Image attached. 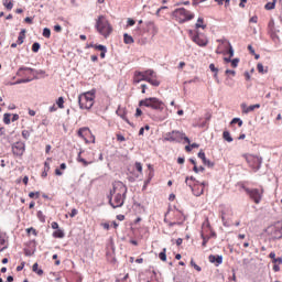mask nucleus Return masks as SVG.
Here are the masks:
<instances>
[{
	"instance_id": "f257e3e1",
	"label": "nucleus",
	"mask_w": 282,
	"mask_h": 282,
	"mask_svg": "<svg viewBox=\"0 0 282 282\" xmlns=\"http://www.w3.org/2000/svg\"><path fill=\"white\" fill-rule=\"evenodd\" d=\"M127 197V185L120 181L112 184V189L108 195L109 204L113 208H122L124 206V198Z\"/></svg>"
},
{
	"instance_id": "f03ea898",
	"label": "nucleus",
	"mask_w": 282,
	"mask_h": 282,
	"mask_svg": "<svg viewBox=\"0 0 282 282\" xmlns=\"http://www.w3.org/2000/svg\"><path fill=\"white\" fill-rule=\"evenodd\" d=\"M95 28L98 33L101 34L105 39H108L111 35V32H113V28L111 26V23H109V20L105 18V15H99L96 20Z\"/></svg>"
},
{
	"instance_id": "7ed1b4c3",
	"label": "nucleus",
	"mask_w": 282,
	"mask_h": 282,
	"mask_svg": "<svg viewBox=\"0 0 282 282\" xmlns=\"http://www.w3.org/2000/svg\"><path fill=\"white\" fill-rule=\"evenodd\" d=\"M96 98V91L91 90L78 96L79 109H91L94 107V99Z\"/></svg>"
},
{
	"instance_id": "20e7f679",
	"label": "nucleus",
	"mask_w": 282,
	"mask_h": 282,
	"mask_svg": "<svg viewBox=\"0 0 282 282\" xmlns=\"http://www.w3.org/2000/svg\"><path fill=\"white\" fill-rule=\"evenodd\" d=\"M139 107H148L156 111H164V102L155 97H150V98L140 100Z\"/></svg>"
},
{
	"instance_id": "39448f33",
	"label": "nucleus",
	"mask_w": 282,
	"mask_h": 282,
	"mask_svg": "<svg viewBox=\"0 0 282 282\" xmlns=\"http://www.w3.org/2000/svg\"><path fill=\"white\" fill-rule=\"evenodd\" d=\"M164 140L165 142H177V143L184 140L187 144H191V139L186 137V133L177 130H173L172 132L165 133Z\"/></svg>"
},
{
	"instance_id": "423d86ee",
	"label": "nucleus",
	"mask_w": 282,
	"mask_h": 282,
	"mask_svg": "<svg viewBox=\"0 0 282 282\" xmlns=\"http://www.w3.org/2000/svg\"><path fill=\"white\" fill-rule=\"evenodd\" d=\"M242 188L252 202H254L256 204H261V199H263V193H264L263 187L249 188V187L242 186Z\"/></svg>"
},
{
	"instance_id": "0eeeda50",
	"label": "nucleus",
	"mask_w": 282,
	"mask_h": 282,
	"mask_svg": "<svg viewBox=\"0 0 282 282\" xmlns=\"http://www.w3.org/2000/svg\"><path fill=\"white\" fill-rule=\"evenodd\" d=\"M173 17L176 18V21H178V23H186V21L195 19V14L191 13V11L184 8L176 9L173 12Z\"/></svg>"
},
{
	"instance_id": "6e6552de",
	"label": "nucleus",
	"mask_w": 282,
	"mask_h": 282,
	"mask_svg": "<svg viewBox=\"0 0 282 282\" xmlns=\"http://www.w3.org/2000/svg\"><path fill=\"white\" fill-rule=\"evenodd\" d=\"M188 34L192 41L196 43V45H199V47H205V45H208V39L205 37L204 34L199 33V31L189 30Z\"/></svg>"
},
{
	"instance_id": "1a4fd4ad",
	"label": "nucleus",
	"mask_w": 282,
	"mask_h": 282,
	"mask_svg": "<svg viewBox=\"0 0 282 282\" xmlns=\"http://www.w3.org/2000/svg\"><path fill=\"white\" fill-rule=\"evenodd\" d=\"M200 236L203 239L202 246L206 247V243H208V240L213 237V228L210 227V221L208 219L203 223Z\"/></svg>"
},
{
	"instance_id": "9d476101",
	"label": "nucleus",
	"mask_w": 282,
	"mask_h": 282,
	"mask_svg": "<svg viewBox=\"0 0 282 282\" xmlns=\"http://www.w3.org/2000/svg\"><path fill=\"white\" fill-rule=\"evenodd\" d=\"M23 70L29 72L31 74V76H33L32 80H39V76H45V70L40 69L36 70L34 68H30V67H20L17 72V76H23L24 74L22 73Z\"/></svg>"
},
{
	"instance_id": "9b49d317",
	"label": "nucleus",
	"mask_w": 282,
	"mask_h": 282,
	"mask_svg": "<svg viewBox=\"0 0 282 282\" xmlns=\"http://www.w3.org/2000/svg\"><path fill=\"white\" fill-rule=\"evenodd\" d=\"M249 166L251 169H254L256 171H259L261 169L262 160L259 156H254L252 154L245 155Z\"/></svg>"
},
{
	"instance_id": "f8f14e48",
	"label": "nucleus",
	"mask_w": 282,
	"mask_h": 282,
	"mask_svg": "<svg viewBox=\"0 0 282 282\" xmlns=\"http://www.w3.org/2000/svg\"><path fill=\"white\" fill-rule=\"evenodd\" d=\"M12 153L13 155H18V158H21V155L25 153V144L21 141L13 143Z\"/></svg>"
},
{
	"instance_id": "ddd939ff",
	"label": "nucleus",
	"mask_w": 282,
	"mask_h": 282,
	"mask_svg": "<svg viewBox=\"0 0 282 282\" xmlns=\"http://www.w3.org/2000/svg\"><path fill=\"white\" fill-rule=\"evenodd\" d=\"M221 213V219L226 226L230 219H232V209L230 207L221 206L220 209Z\"/></svg>"
},
{
	"instance_id": "4468645a",
	"label": "nucleus",
	"mask_w": 282,
	"mask_h": 282,
	"mask_svg": "<svg viewBox=\"0 0 282 282\" xmlns=\"http://www.w3.org/2000/svg\"><path fill=\"white\" fill-rule=\"evenodd\" d=\"M272 239H282V225L278 224L269 228Z\"/></svg>"
},
{
	"instance_id": "2eb2a0df",
	"label": "nucleus",
	"mask_w": 282,
	"mask_h": 282,
	"mask_svg": "<svg viewBox=\"0 0 282 282\" xmlns=\"http://www.w3.org/2000/svg\"><path fill=\"white\" fill-rule=\"evenodd\" d=\"M185 184L187 186H189V188L192 189L193 194L196 196V197H199V195H202L204 193V187L206 186V183H202L200 185V191L198 192H195V187H193V181H191V178L186 177L185 178Z\"/></svg>"
},
{
	"instance_id": "dca6fc26",
	"label": "nucleus",
	"mask_w": 282,
	"mask_h": 282,
	"mask_svg": "<svg viewBox=\"0 0 282 282\" xmlns=\"http://www.w3.org/2000/svg\"><path fill=\"white\" fill-rule=\"evenodd\" d=\"M254 109H261V105L256 104V105L248 106L246 104H241L242 113H250V112L254 111Z\"/></svg>"
},
{
	"instance_id": "f3484780",
	"label": "nucleus",
	"mask_w": 282,
	"mask_h": 282,
	"mask_svg": "<svg viewBox=\"0 0 282 282\" xmlns=\"http://www.w3.org/2000/svg\"><path fill=\"white\" fill-rule=\"evenodd\" d=\"M149 78L144 75V72H137L134 74V79L133 83L138 84V83H142V80H148Z\"/></svg>"
},
{
	"instance_id": "a211bd4d",
	"label": "nucleus",
	"mask_w": 282,
	"mask_h": 282,
	"mask_svg": "<svg viewBox=\"0 0 282 282\" xmlns=\"http://www.w3.org/2000/svg\"><path fill=\"white\" fill-rule=\"evenodd\" d=\"M198 158L199 160L203 161V163L206 165V166H210V160L206 159V153H204V151H199L198 152Z\"/></svg>"
},
{
	"instance_id": "6ab92c4d",
	"label": "nucleus",
	"mask_w": 282,
	"mask_h": 282,
	"mask_svg": "<svg viewBox=\"0 0 282 282\" xmlns=\"http://www.w3.org/2000/svg\"><path fill=\"white\" fill-rule=\"evenodd\" d=\"M117 116H119L122 120H124V122H127L128 124H131V122L129 121V119L127 118V113L122 110V109H118L116 111Z\"/></svg>"
},
{
	"instance_id": "aec40b11",
	"label": "nucleus",
	"mask_w": 282,
	"mask_h": 282,
	"mask_svg": "<svg viewBox=\"0 0 282 282\" xmlns=\"http://www.w3.org/2000/svg\"><path fill=\"white\" fill-rule=\"evenodd\" d=\"M133 42V36L129 35V33L123 34V43H126V45H131Z\"/></svg>"
},
{
	"instance_id": "412c9836",
	"label": "nucleus",
	"mask_w": 282,
	"mask_h": 282,
	"mask_svg": "<svg viewBox=\"0 0 282 282\" xmlns=\"http://www.w3.org/2000/svg\"><path fill=\"white\" fill-rule=\"evenodd\" d=\"M25 40V29H23L19 36H18V41H17V44L18 45H23V41Z\"/></svg>"
},
{
	"instance_id": "4be33fe9",
	"label": "nucleus",
	"mask_w": 282,
	"mask_h": 282,
	"mask_svg": "<svg viewBox=\"0 0 282 282\" xmlns=\"http://www.w3.org/2000/svg\"><path fill=\"white\" fill-rule=\"evenodd\" d=\"M53 237H55V239H63L65 237V232L62 229H57L53 232Z\"/></svg>"
},
{
	"instance_id": "5701e85b",
	"label": "nucleus",
	"mask_w": 282,
	"mask_h": 282,
	"mask_svg": "<svg viewBox=\"0 0 282 282\" xmlns=\"http://www.w3.org/2000/svg\"><path fill=\"white\" fill-rule=\"evenodd\" d=\"M145 78H158V75L153 72V69H148L143 72Z\"/></svg>"
},
{
	"instance_id": "b1692460",
	"label": "nucleus",
	"mask_w": 282,
	"mask_h": 282,
	"mask_svg": "<svg viewBox=\"0 0 282 282\" xmlns=\"http://www.w3.org/2000/svg\"><path fill=\"white\" fill-rule=\"evenodd\" d=\"M196 30H199V28H202V30H206V24H204V19L198 18L196 24H195Z\"/></svg>"
},
{
	"instance_id": "393cba45",
	"label": "nucleus",
	"mask_w": 282,
	"mask_h": 282,
	"mask_svg": "<svg viewBox=\"0 0 282 282\" xmlns=\"http://www.w3.org/2000/svg\"><path fill=\"white\" fill-rule=\"evenodd\" d=\"M213 263H216V265H221V263H224V257H221V256H214L213 257Z\"/></svg>"
},
{
	"instance_id": "a878e982",
	"label": "nucleus",
	"mask_w": 282,
	"mask_h": 282,
	"mask_svg": "<svg viewBox=\"0 0 282 282\" xmlns=\"http://www.w3.org/2000/svg\"><path fill=\"white\" fill-rule=\"evenodd\" d=\"M33 272H35L39 276H43V269H39V263H34L32 267Z\"/></svg>"
},
{
	"instance_id": "bb28decb",
	"label": "nucleus",
	"mask_w": 282,
	"mask_h": 282,
	"mask_svg": "<svg viewBox=\"0 0 282 282\" xmlns=\"http://www.w3.org/2000/svg\"><path fill=\"white\" fill-rule=\"evenodd\" d=\"M83 151H80L77 155V162H80L82 164H84V166H89V164H91V162H87V160L83 159L82 155Z\"/></svg>"
},
{
	"instance_id": "cd10ccee",
	"label": "nucleus",
	"mask_w": 282,
	"mask_h": 282,
	"mask_svg": "<svg viewBox=\"0 0 282 282\" xmlns=\"http://www.w3.org/2000/svg\"><path fill=\"white\" fill-rule=\"evenodd\" d=\"M257 69L259 72V74H268V67H264L263 64H261V63H258Z\"/></svg>"
},
{
	"instance_id": "c85d7f7f",
	"label": "nucleus",
	"mask_w": 282,
	"mask_h": 282,
	"mask_svg": "<svg viewBox=\"0 0 282 282\" xmlns=\"http://www.w3.org/2000/svg\"><path fill=\"white\" fill-rule=\"evenodd\" d=\"M147 83H150V85H152L153 87H160V82L155 79V77L148 78Z\"/></svg>"
},
{
	"instance_id": "c756f323",
	"label": "nucleus",
	"mask_w": 282,
	"mask_h": 282,
	"mask_svg": "<svg viewBox=\"0 0 282 282\" xmlns=\"http://www.w3.org/2000/svg\"><path fill=\"white\" fill-rule=\"evenodd\" d=\"M85 133H89V128H80L77 132L79 138H85Z\"/></svg>"
},
{
	"instance_id": "7c9ffc66",
	"label": "nucleus",
	"mask_w": 282,
	"mask_h": 282,
	"mask_svg": "<svg viewBox=\"0 0 282 282\" xmlns=\"http://www.w3.org/2000/svg\"><path fill=\"white\" fill-rule=\"evenodd\" d=\"M3 6L7 8V10H12L14 8V3H12V0H3Z\"/></svg>"
},
{
	"instance_id": "2f4dec72",
	"label": "nucleus",
	"mask_w": 282,
	"mask_h": 282,
	"mask_svg": "<svg viewBox=\"0 0 282 282\" xmlns=\"http://www.w3.org/2000/svg\"><path fill=\"white\" fill-rule=\"evenodd\" d=\"M23 83H32V78H22V79H18L14 83H11V85H21Z\"/></svg>"
},
{
	"instance_id": "473e14b6",
	"label": "nucleus",
	"mask_w": 282,
	"mask_h": 282,
	"mask_svg": "<svg viewBox=\"0 0 282 282\" xmlns=\"http://www.w3.org/2000/svg\"><path fill=\"white\" fill-rule=\"evenodd\" d=\"M42 34H43L44 39H50L52 36V31L47 28H44Z\"/></svg>"
},
{
	"instance_id": "72a5a7b5",
	"label": "nucleus",
	"mask_w": 282,
	"mask_h": 282,
	"mask_svg": "<svg viewBox=\"0 0 282 282\" xmlns=\"http://www.w3.org/2000/svg\"><path fill=\"white\" fill-rule=\"evenodd\" d=\"M56 105L59 109H64L65 105V99L63 97H59L56 101Z\"/></svg>"
},
{
	"instance_id": "f704fd0d",
	"label": "nucleus",
	"mask_w": 282,
	"mask_h": 282,
	"mask_svg": "<svg viewBox=\"0 0 282 282\" xmlns=\"http://www.w3.org/2000/svg\"><path fill=\"white\" fill-rule=\"evenodd\" d=\"M223 138H224V140H226L227 142H232V137L230 135V132H228V131H225V132L223 133Z\"/></svg>"
},
{
	"instance_id": "c9c22d12",
	"label": "nucleus",
	"mask_w": 282,
	"mask_h": 282,
	"mask_svg": "<svg viewBox=\"0 0 282 282\" xmlns=\"http://www.w3.org/2000/svg\"><path fill=\"white\" fill-rule=\"evenodd\" d=\"M231 124H238V127H243V121L239 118H234Z\"/></svg>"
},
{
	"instance_id": "e433bc0d",
	"label": "nucleus",
	"mask_w": 282,
	"mask_h": 282,
	"mask_svg": "<svg viewBox=\"0 0 282 282\" xmlns=\"http://www.w3.org/2000/svg\"><path fill=\"white\" fill-rule=\"evenodd\" d=\"M159 259H161V261H166V248L159 253Z\"/></svg>"
},
{
	"instance_id": "4c0bfd02",
	"label": "nucleus",
	"mask_w": 282,
	"mask_h": 282,
	"mask_svg": "<svg viewBox=\"0 0 282 282\" xmlns=\"http://www.w3.org/2000/svg\"><path fill=\"white\" fill-rule=\"evenodd\" d=\"M41 50V44L39 42L33 43L32 52L36 53Z\"/></svg>"
},
{
	"instance_id": "58836bf2",
	"label": "nucleus",
	"mask_w": 282,
	"mask_h": 282,
	"mask_svg": "<svg viewBox=\"0 0 282 282\" xmlns=\"http://www.w3.org/2000/svg\"><path fill=\"white\" fill-rule=\"evenodd\" d=\"M11 116L12 115H10V113H4L3 115V122H4V124H10V118H11Z\"/></svg>"
},
{
	"instance_id": "ea45409f",
	"label": "nucleus",
	"mask_w": 282,
	"mask_h": 282,
	"mask_svg": "<svg viewBox=\"0 0 282 282\" xmlns=\"http://www.w3.org/2000/svg\"><path fill=\"white\" fill-rule=\"evenodd\" d=\"M276 7V3L275 2H268L264 8L267 10H274V8Z\"/></svg>"
},
{
	"instance_id": "a19ab883",
	"label": "nucleus",
	"mask_w": 282,
	"mask_h": 282,
	"mask_svg": "<svg viewBox=\"0 0 282 282\" xmlns=\"http://www.w3.org/2000/svg\"><path fill=\"white\" fill-rule=\"evenodd\" d=\"M95 50H98L99 52H107V46L102 44L95 45Z\"/></svg>"
},
{
	"instance_id": "79ce46f5",
	"label": "nucleus",
	"mask_w": 282,
	"mask_h": 282,
	"mask_svg": "<svg viewBox=\"0 0 282 282\" xmlns=\"http://www.w3.org/2000/svg\"><path fill=\"white\" fill-rule=\"evenodd\" d=\"M215 2H216L218 6H224V3H226V6H229V4H230V0H215Z\"/></svg>"
},
{
	"instance_id": "37998d69",
	"label": "nucleus",
	"mask_w": 282,
	"mask_h": 282,
	"mask_svg": "<svg viewBox=\"0 0 282 282\" xmlns=\"http://www.w3.org/2000/svg\"><path fill=\"white\" fill-rule=\"evenodd\" d=\"M191 265L192 268H195L197 272H202V267L197 265L194 260H191Z\"/></svg>"
},
{
	"instance_id": "c03bdc74",
	"label": "nucleus",
	"mask_w": 282,
	"mask_h": 282,
	"mask_svg": "<svg viewBox=\"0 0 282 282\" xmlns=\"http://www.w3.org/2000/svg\"><path fill=\"white\" fill-rule=\"evenodd\" d=\"M30 131H28V130H23L22 131V138H24V140H30Z\"/></svg>"
},
{
	"instance_id": "a18cd8bd",
	"label": "nucleus",
	"mask_w": 282,
	"mask_h": 282,
	"mask_svg": "<svg viewBox=\"0 0 282 282\" xmlns=\"http://www.w3.org/2000/svg\"><path fill=\"white\" fill-rule=\"evenodd\" d=\"M231 67H238L239 66V58H234L232 61H231Z\"/></svg>"
},
{
	"instance_id": "49530a36",
	"label": "nucleus",
	"mask_w": 282,
	"mask_h": 282,
	"mask_svg": "<svg viewBox=\"0 0 282 282\" xmlns=\"http://www.w3.org/2000/svg\"><path fill=\"white\" fill-rule=\"evenodd\" d=\"M272 263H274L275 265H281L282 264V258H274L272 260Z\"/></svg>"
},
{
	"instance_id": "de8ad7c7",
	"label": "nucleus",
	"mask_w": 282,
	"mask_h": 282,
	"mask_svg": "<svg viewBox=\"0 0 282 282\" xmlns=\"http://www.w3.org/2000/svg\"><path fill=\"white\" fill-rule=\"evenodd\" d=\"M270 32H274V20H271L268 24Z\"/></svg>"
},
{
	"instance_id": "09e8293b",
	"label": "nucleus",
	"mask_w": 282,
	"mask_h": 282,
	"mask_svg": "<svg viewBox=\"0 0 282 282\" xmlns=\"http://www.w3.org/2000/svg\"><path fill=\"white\" fill-rule=\"evenodd\" d=\"M134 166H135V170H137L139 173H142V163L137 162V163L134 164Z\"/></svg>"
},
{
	"instance_id": "8fccbe9b",
	"label": "nucleus",
	"mask_w": 282,
	"mask_h": 282,
	"mask_svg": "<svg viewBox=\"0 0 282 282\" xmlns=\"http://www.w3.org/2000/svg\"><path fill=\"white\" fill-rule=\"evenodd\" d=\"M225 74H226L227 76H236V75H237V72H235V70H232V69H227V70L225 72Z\"/></svg>"
},
{
	"instance_id": "3c124183",
	"label": "nucleus",
	"mask_w": 282,
	"mask_h": 282,
	"mask_svg": "<svg viewBox=\"0 0 282 282\" xmlns=\"http://www.w3.org/2000/svg\"><path fill=\"white\" fill-rule=\"evenodd\" d=\"M77 215H78V209L73 208L70 214H69V217H76Z\"/></svg>"
},
{
	"instance_id": "603ef678",
	"label": "nucleus",
	"mask_w": 282,
	"mask_h": 282,
	"mask_svg": "<svg viewBox=\"0 0 282 282\" xmlns=\"http://www.w3.org/2000/svg\"><path fill=\"white\" fill-rule=\"evenodd\" d=\"M118 142H124L127 139L122 134H117Z\"/></svg>"
},
{
	"instance_id": "864d4df0",
	"label": "nucleus",
	"mask_w": 282,
	"mask_h": 282,
	"mask_svg": "<svg viewBox=\"0 0 282 282\" xmlns=\"http://www.w3.org/2000/svg\"><path fill=\"white\" fill-rule=\"evenodd\" d=\"M193 171H195L196 173H199V171L204 172V166L197 167V165H195V166L193 167Z\"/></svg>"
},
{
	"instance_id": "5fc2aeb1",
	"label": "nucleus",
	"mask_w": 282,
	"mask_h": 282,
	"mask_svg": "<svg viewBox=\"0 0 282 282\" xmlns=\"http://www.w3.org/2000/svg\"><path fill=\"white\" fill-rule=\"evenodd\" d=\"M54 31H55V32H63V26H61V24H56V25L54 26Z\"/></svg>"
},
{
	"instance_id": "6e6d98bb",
	"label": "nucleus",
	"mask_w": 282,
	"mask_h": 282,
	"mask_svg": "<svg viewBox=\"0 0 282 282\" xmlns=\"http://www.w3.org/2000/svg\"><path fill=\"white\" fill-rule=\"evenodd\" d=\"M26 232L30 235V232H32V235H34L35 237H36V229H34V228H28L26 229Z\"/></svg>"
},
{
	"instance_id": "4d7b16f0",
	"label": "nucleus",
	"mask_w": 282,
	"mask_h": 282,
	"mask_svg": "<svg viewBox=\"0 0 282 282\" xmlns=\"http://www.w3.org/2000/svg\"><path fill=\"white\" fill-rule=\"evenodd\" d=\"M25 268V262H22L20 265L17 267V272H21Z\"/></svg>"
},
{
	"instance_id": "13d9d810",
	"label": "nucleus",
	"mask_w": 282,
	"mask_h": 282,
	"mask_svg": "<svg viewBox=\"0 0 282 282\" xmlns=\"http://www.w3.org/2000/svg\"><path fill=\"white\" fill-rule=\"evenodd\" d=\"M51 227L53 228V230H58V223L53 221V223L51 224Z\"/></svg>"
},
{
	"instance_id": "bf43d9fd",
	"label": "nucleus",
	"mask_w": 282,
	"mask_h": 282,
	"mask_svg": "<svg viewBox=\"0 0 282 282\" xmlns=\"http://www.w3.org/2000/svg\"><path fill=\"white\" fill-rule=\"evenodd\" d=\"M140 116H142V109L137 108L135 118H140Z\"/></svg>"
},
{
	"instance_id": "052dcab7",
	"label": "nucleus",
	"mask_w": 282,
	"mask_h": 282,
	"mask_svg": "<svg viewBox=\"0 0 282 282\" xmlns=\"http://www.w3.org/2000/svg\"><path fill=\"white\" fill-rule=\"evenodd\" d=\"M128 25H130V26L135 25V20L129 18V19H128Z\"/></svg>"
},
{
	"instance_id": "680f3d73",
	"label": "nucleus",
	"mask_w": 282,
	"mask_h": 282,
	"mask_svg": "<svg viewBox=\"0 0 282 282\" xmlns=\"http://www.w3.org/2000/svg\"><path fill=\"white\" fill-rule=\"evenodd\" d=\"M58 108H56V105H53V106H51L50 108H48V111L51 112V113H54V111H56Z\"/></svg>"
},
{
	"instance_id": "e2e57ef3",
	"label": "nucleus",
	"mask_w": 282,
	"mask_h": 282,
	"mask_svg": "<svg viewBox=\"0 0 282 282\" xmlns=\"http://www.w3.org/2000/svg\"><path fill=\"white\" fill-rule=\"evenodd\" d=\"M249 21H250V23H257L259 21V18L257 15H254Z\"/></svg>"
},
{
	"instance_id": "0e129e2a",
	"label": "nucleus",
	"mask_w": 282,
	"mask_h": 282,
	"mask_svg": "<svg viewBox=\"0 0 282 282\" xmlns=\"http://www.w3.org/2000/svg\"><path fill=\"white\" fill-rule=\"evenodd\" d=\"M184 162H185L184 156H180V158L177 159V164H184Z\"/></svg>"
},
{
	"instance_id": "69168bd1",
	"label": "nucleus",
	"mask_w": 282,
	"mask_h": 282,
	"mask_svg": "<svg viewBox=\"0 0 282 282\" xmlns=\"http://www.w3.org/2000/svg\"><path fill=\"white\" fill-rule=\"evenodd\" d=\"M248 51L250 54L254 55V47H252V45H248Z\"/></svg>"
},
{
	"instance_id": "338daca9",
	"label": "nucleus",
	"mask_w": 282,
	"mask_h": 282,
	"mask_svg": "<svg viewBox=\"0 0 282 282\" xmlns=\"http://www.w3.org/2000/svg\"><path fill=\"white\" fill-rule=\"evenodd\" d=\"M280 270H281V267H279V264L273 265V271L274 272H280Z\"/></svg>"
},
{
	"instance_id": "774afa93",
	"label": "nucleus",
	"mask_w": 282,
	"mask_h": 282,
	"mask_svg": "<svg viewBox=\"0 0 282 282\" xmlns=\"http://www.w3.org/2000/svg\"><path fill=\"white\" fill-rule=\"evenodd\" d=\"M44 170L50 171V162L45 161L44 163Z\"/></svg>"
}]
</instances>
